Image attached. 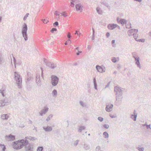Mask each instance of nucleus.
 <instances>
[{"instance_id":"nucleus-1","label":"nucleus","mask_w":151,"mask_h":151,"mask_svg":"<svg viewBox=\"0 0 151 151\" xmlns=\"http://www.w3.org/2000/svg\"><path fill=\"white\" fill-rule=\"evenodd\" d=\"M27 139L34 141L37 139V138L30 136L26 137L24 139H19L13 142L12 144L13 148L16 150L21 149L24 145H28L29 143Z\"/></svg>"},{"instance_id":"nucleus-2","label":"nucleus","mask_w":151,"mask_h":151,"mask_svg":"<svg viewBox=\"0 0 151 151\" xmlns=\"http://www.w3.org/2000/svg\"><path fill=\"white\" fill-rule=\"evenodd\" d=\"M14 73L15 80L18 86V88H22V77L17 72H14Z\"/></svg>"},{"instance_id":"nucleus-3","label":"nucleus","mask_w":151,"mask_h":151,"mask_svg":"<svg viewBox=\"0 0 151 151\" xmlns=\"http://www.w3.org/2000/svg\"><path fill=\"white\" fill-rule=\"evenodd\" d=\"M124 89L116 86L114 88V92L115 93L116 97H123L122 92Z\"/></svg>"},{"instance_id":"nucleus-4","label":"nucleus","mask_w":151,"mask_h":151,"mask_svg":"<svg viewBox=\"0 0 151 151\" xmlns=\"http://www.w3.org/2000/svg\"><path fill=\"white\" fill-rule=\"evenodd\" d=\"M27 26L26 24L24 23L22 27V34L25 41H27L28 40L27 35Z\"/></svg>"},{"instance_id":"nucleus-5","label":"nucleus","mask_w":151,"mask_h":151,"mask_svg":"<svg viewBox=\"0 0 151 151\" xmlns=\"http://www.w3.org/2000/svg\"><path fill=\"white\" fill-rule=\"evenodd\" d=\"M51 83L52 86H56L58 84L59 78L56 76L52 75L51 77Z\"/></svg>"},{"instance_id":"nucleus-6","label":"nucleus","mask_w":151,"mask_h":151,"mask_svg":"<svg viewBox=\"0 0 151 151\" xmlns=\"http://www.w3.org/2000/svg\"><path fill=\"white\" fill-rule=\"evenodd\" d=\"M133 57L134 58L135 64L137 65L138 68H140L141 67L139 61V57L136 54L135 52H133Z\"/></svg>"},{"instance_id":"nucleus-7","label":"nucleus","mask_w":151,"mask_h":151,"mask_svg":"<svg viewBox=\"0 0 151 151\" xmlns=\"http://www.w3.org/2000/svg\"><path fill=\"white\" fill-rule=\"evenodd\" d=\"M44 62L46 65L52 69H54L57 67L55 64L51 62H48L47 59L44 58Z\"/></svg>"},{"instance_id":"nucleus-8","label":"nucleus","mask_w":151,"mask_h":151,"mask_svg":"<svg viewBox=\"0 0 151 151\" xmlns=\"http://www.w3.org/2000/svg\"><path fill=\"white\" fill-rule=\"evenodd\" d=\"M24 147L25 151H33V145L32 144L29 143L24 146Z\"/></svg>"},{"instance_id":"nucleus-9","label":"nucleus","mask_w":151,"mask_h":151,"mask_svg":"<svg viewBox=\"0 0 151 151\" xmlns=\"http://www.w3.org/2000/svg\"><path fill=\"white\" fill-rule=\"evenodd\" d=\"M5 140L7 141H13L15 139V136L10 134L5 136Z\"/></svg>"},{"instance_id":"nucleus-10","label":"nucleus","mask_w":151,"mask_h":151,"mask_svg":"<svg viewBox=\"0 0 151 151\" xmlns=\"http://www.w3.org/2000/svg\"><path fill=\"white\" fill-rule=\"evenodd\" d=\"M9 100L7 98H5L0 100V106L3 107L7 105Z\"/></svg>"},{"instance_id":"nucleus-11","label":"nucleus","mask_w":151,"mask_h":151,"mask_svg":"<svg viewBox=\"0 0 151 151\" xmlns=\"http://www.w3.org/2000/svg\"><path fill=\"white\" fill-rule=\"evenodd\" d=\"M123 97H116L115 104L117 106H119L122 103Z\"/></svg>"},{"instance_id":"nucleus-12","label":"nucleus","mask_w":151,"mask_h":151,"mask_svg":"<svg viewBox=\"0 0 151 151\" xmlns=\"http://www.w3.org/2000/svg\"><path fill=\"white\" fill-rule=\"evenodd\" d=\"M113 107V105L111 103H107L106 104V107L105 108L106 110L108 112L111 111Z\"/></svg>"},{"instance_id":"nucleus-13","label":"nucleus","mask_w":151,"mask_h":151,"mask_svg":"<svg viewBox=\"0 0 151 151\" xmlns=\"http://www.w3.org/2000/svg\"><path fill=\"white\" fill-rule=\"evenodd\" d=\"M117 26L118 25L116 24H109L108 25L107 27L110 30H113L116 28Z\"/></svg>"},{"instance_id":"nucleus-14","label":"nucleus","mask_w":151,"mask_h":151,"mask_svg":"<svg viewBox=\"0 0 151 151\" xmlns=\"http://www.w3.org/2000/svg\"><path fill=\"white\" fill-rule=\"evenodd\" d=\"M96 70L98 72L102 73L105 71L104 70V68H103L98 65H97L96 66Z\"/></svg>"},{"instance_id":"nucleus-15","label":"nucleus","mask_w":151,"mask_h":151,"mask_svg":"<svg viewBox=\"0 0 151 151\" xmlns=\"http://www.w3.org/2000/svg\"><path fill=\"white\" fill-rule=\"evenodd\" d=\"M40 75H37L36 76V82L38 86H41V81L40 79Z\"/></svg>"},{"instance_id":"nucleus-16","label":"nucleus","mask_w":151,"mask_h":151,"mask_svg":"<svg viewBox=\"0 0 151 151\" xmlns=\"http://www.w3.org/2000/svg\"><path fill=\"white\" fill-rule=\"evenodd\" d=\"M117 20L119 23H121L123 25L124 24H127V21L124 19H120L119 18H117Z\"/></svg>"},{"instance_id":"nucleus-17","label":"nucleus","mask_w":151,"mask_h":151,"mask_svg":"<svg viewBox=\"0 0 151 151\" xmlns=\"http://www.w3.org/2000/svg\"><path fill=\"white\" fill-rule=\"evenodd\" d=\"M48 108H46L42 109L39 113L40 115L42 116L43 114H45L48 111Z\"/></svg>"},{"instance_id":"nucleus-18","label":"nucleus","mask_w":151,"mask_h":151,"mask_svg":"<svg viewBox=\"0 0 151 151\" xmlns=\"http://www.w3.org/2000/svg\"><path fill=\"white\" fill-rule=\"evenodd\" d=\"M75 7L77 11H81L83 6L81 4H78L76 5Z\"/></svg>"},{"instance_id":"nucleus-19","label":"nucleus","mask_w":151,"mask_h":151,"mask_svg":"<svg viewBox=\"0 0 151 151\" xmlns=\"http://www.w3.org/2000/svg\"><path fill=\"white\" fill-rule=\"evenodd\" d=\"M43 128L44 130L46 132H50L51 131L52 129L51 127L48 126L46 127H43Z\"/></svg>"},{"instance_id":"nucleus-20","label":"nucleus","mask_w":151,"mask_h":151,"mask_svg":"<svg viewBox=\"0 0 151 151\" xmlns=\"http://www.w3.org/2000/svg\"><path fill=\"white\" fill-rule=\"evenodd\" d=\"M138 32V29H133V36L134 38V36H136V37H138V35L137 33Z\"/></svg>"},{"instance_id":"nucleus-21","label":"nucleus","mask_w":151,"mask_h":151,"mask_svg":"<svg viewBox=\"0 0 151 151\" xmlns=\"http://www.w3.org/2000/svg\"><path fill=\"white\" fill-rule=\"evenodd\" d=\"M83 148L86 150H89L90 149V145L86 143L84 144L83 145Z\"/></svg>"},{"instance_id":"nucleus-22","label":"nucleus","mask_w":151,"mask_h":151,"mask_svg":"<svg viewBox=\"0 0 151 151\" xmlns=\"http://www.w3.org/2000/svg\"><path fill=\"white\" fill-rule=\"evenodd\" d=\"M137 115V113L136 111L134 110L133 112V120L134 121H136Z\"/></svg>"},{"instance_id":"nucleus-23","label":"nucleus","mask_w":151,"mask_h":151,"mask_svg":"<svg viewBox=\"0 0 151 151\" xmlns=\"http://www.w3.org/2000/svg\"><path fill=\"white\" fill-rule=\"evenodd\" d=\"M138 37H136V36H134V39L135 40L138 42H145V39H137Z\"/></svg>"},{"instance_id":"nucleus-24","label":"nucleus","mask_w":151,"mask_h":151,"mask_svg":"<svg viewBox=\"0 0 151 151\" xmlns=\"http://www.w3.org/2000/svg\"><path fill=\"white\" fill-rule=\"evenodd\" d=\"M9 116L7 114H3L1 116V118L4 120H7L9 118Z\"/></svg>"},{"instance_id":"nucleus-25","label":"nucleus","mask_w":151,"mask_h":151,"mask_svg":"<svg viewBox=\"0 0 151 151\" xmlns=\"http://www.w3.org/2000/svg\"><path fill=\"white\" fill-rule=\"evenodd\" d=\"M31 76L30 75V74H29V73H27V76L26 77V83H28L31 80Z\"/></svg>"},{"instance_id":"nucleus-26","label":"nucleus","mask_w":151,"mask_h":151,"mask_svg":"<svg viewBox=\"0 0 151 151\" xmlns=\"http://www.w3.org/2000/svg\"><path fill=\"white\" fill-rule=\"evenodd\" d=\"M52 96L54 98H56L57 97V92L56 89H54L53 90L52 92Z\"/></svg>"},{"instance_id":"nucleus-27","label":"nucleus","mask_w":151,"mask_h":151,"mask_svg":"<svg viewBox=\"0 0 151 151\" xmlns=\"http://www.w3.org/2000/svg\"><path fill=\"white\" fill-rule=\"evenodd\" d=\"M93 83L94 86V88L96 90H97V84L96 82V78L95 77L93 78Z\"/></svg>"},{"instance_id":"nucleus-28","label":"nucleus","mask_w":151,"mask_h":151,"mask_svg":"<svg viewBox=\"0 0 151 151\" xmlns=\"http://www.w3.org/2000/svg\"><path fill=\"white\" fill-rule=\"evenodd\" d=\"M101 4L106 6L109 9H110V6L108 4V3L107 2H106V1H103L101 2Z\"/></svg>"},{"instance_id":"nucleus-29","label":"nucleus","mask_w":151,"mask_h":151,"mask_svg":"<svg viewBox=\"0 0 151 151\" xmlns=\"http://www.w3.org/2000/svg\"><path fill=\"white\" fill-rule=\"evenodd\" d=\"M0 147L2 149V151H5L6 149V146L4 144H0Z\"/></svg>"},{"instance_id":"nucleus-30","label":"nucleus","mask_w":151,"mask_h":151,"mask_svg":"<svg viewBox=\"0 0 151 151\" xmlns=\"http://www.w3.org/2000/svg\"><path fill=\"white\" fill-rule=\"evenodd\" d=\"M103 135L104 136V137L105 138H107L109 137V134L106 132H103Z\"/></svg>"},{"instance_id":"nucleus-31","label":"nucleus","mask_w":151,"mask_h":151,"mask_svg":"<svg viewBox=\"0 0 151 151\" xmlns=\"http://www.w3.org/2000/svg\"><path fill=\"white\" fill-rule=\"evenodd\" d=\"M85 129V126H80L79 127L78 131L80 132H81L82 130Z\"/></svg>"},{"instance_id":"nucleus-32","label":"nucleus","mask_w":151,"mask_h":151,"mask_svg":"<svg viewBox=\"0 0 151 151\" xmlns=\"http://www.w3.org/2000/svg\"><path fill=\"white\" fill-rule=\"evenodd\" d=\"M96 10L97 12L99 14H101L102 11L99 7H97L96 8Z\"/></svg>"},{"instance_id":"nucleus-33","label":"nucleus","mask_w":151,"mask_h":151,"mask_svg":"<svg viewBox=\"0 0 151 151\" xmlns=\"http://www.w3.org/2000/svg\"><path fill=\"white\" fill-rule=\"evenodd\" d=\"M92 29L93 31V34H92V37L91 38V39L92 40H94L95 39V31L93 27L92 28Z\"/></svg>"},{"instance_id":"nucleus-34","label":"nucleus","mask_w":151,"mask_h":151,"mask_svg":"<svg viewBox=\"0 0 151 151\" xmlns=\"http://www.w3.org/2000/svg\"><path fill=\"white\" fill-rule=\"evenodd\" d=\"M4 62V60L3 58L0 55V65H1Z\"/></svg>"},{"instance_id":"nucleus-35","label":"nucleus","mask_w":151,"mask_h":151,"mask_svg":"<svg viewBox=\"0 0 151 151\" xmlns=\"http://www.w3.org/2000/svg\"><path fill=\"white\" fill-rule=\"evenodd\" d=\"M43 148L42 146L38 147L37 150V151H43Z\"/></svg>"},{"instance_id":"nucleus-36","label":"nucleus","mask_w":151,"mask_h":151,"mask_svg":"<svg viewBox=\"0 0 151 151\" xmlns=\"http://www.w3.org/2000/svg\"><path fill=\"white\" fill-rule=\"evenodd\" d=\"M52 116L53 115L52 114L50 115L46 119V120L47 122L49 121L50 119L52 117Z\"/></svg>"},{"instance_id":"nucleus-37","label":"nucleus","mask_w":151,"mask_h":151,"mask_svg":"<svg viewBox=\"0 0 151 151\" xmlns=\"http://www.w3.org/2000/svg\"><path fill=\"white\" fill-rule=\"evenodd\" d=\"M132 29L129 30L128 31V35L129 36L132 35Z\"/></svg>"},{"instance_id":"nucleus-38","label":"nucleus","mask_w":151,"mask_h":151,"mask_svg":"<svg viewBox=\"0 0 151 151\" xmlns=\"http://www.w3.org/2000/svg\"><path fill=\"white\" fill-rule=\"evenodd\" d=\"M63 17H65L67 16V14L66 12H63L62 13H60Z\"/></svg>"},{"instance_id":"nucleus-39","label":"nucleus","mask_w":151,"mask_h":151,"mask_svg":"<svg viewBox=\"0 0 151 151\" xmlns=\"http://www.w3.org/2000/svg\"><path fill=\"white\" fill-rule=\"evenodd\" d=\"M137 148L139 151H144V148L143 147H138Z\"/></svg>"},{"instance_id":"nucleus-40","label":"nucleus","mask_w":151,"mask_h":151,"mask_svg":"<svg viewBox=\"0 0 151 151\" xmlns=\"http://www.w3.org/2000/svg\"><path fill=\"white\" fill-rule=\"evenodd\" d=\"M126 28L127 29H129L131 27V24H126Z\"/></svg>"},{"instance_id":"nucleus-41","label":"nucleus","mask_w":151,"mask_h":151,"mask_svg":"<svg viewBox=\"0 0 151 151\" xmlns=\"http://www.w3.org/2000/svg\"><path fill=\"white\" fill-rule=\"evenodd\" d=\"M42 20L44 24H47L48 22V20L47 19H42Z\"/></svg>"},{"instance_id":"nucleus-42","label":"nucleus","mask_w":151,"mask_h":151,"mask_svg":"<svg viewBox=\"0 0 151 151\" xmlns=\"http://www.w3.org/2000/svg\"><path fill=\"white\" fill-rule=\"evenodd\" d=\"M111 61L114 63H115L116 62L117 60L116 58L114 57L112 58L111 59Z\"/></svg>"},{"instance_id":"nucleus-43","label":"nucleus","mask_w":151,"mask_h":151,"mask_svg":"<svg viewBox=\"0 0 151 151\" xmlns=\"http://www.w3.org/2000/svg\"><path fill=\"white\" fill-rule=\"evenodd\" d=\"M57 30V29L56 28H53L51 29L50 30V32L52 33H53L55 31H56Z\"/></svg>"},{"instance_id":"nucleus-44","label":"nucleus","mask_w":151,"mask_h":151,"mask_svg":"<svg viewBox=\"0 0 151 151\" xmlns=\"http://www.w3.org/2000/svg\"><path fill=\"white\" fill-rule=\"evenodd\" d=\"M29 13H27L24 17L23 18V20H25L26 19H27V17H28V15H29Z\"/></svg>"},{"instance_id":"nucleus-45","label":"nucleus","mask_w":151,"mask_h":151,"mask_svg":"<svg viewBox=\"0 0 151 151\" xmlns=\"http://www.w3.org/2000/svg\"><path fill=\"white\" fill-rule=\"evenodd\" d=\"M98 119L101 122H102L104 120L103 118L101 117H99L98 118Z\"/></svg>"},{"instance_id":"nucleus-46","label":"nucleus","mask_w":151,"mask_h":151,"mask_svg":"<svg viewBox=\"0 0 151 151\" xmlns=\"http://www.w3.org/2000/svg\"><path fill=\"white\" fill-rule=\"evenodd\" d=\"M103 127L106 129H108L109 127V126L108 124H104L103 125Z\"/></svg>"},{"instance_id":"nucleus-47","label":"nucleus","mask_w":151,"mask_h":151,"mask_svg":"<svg viewBox=\"0 0 151 151\" xmlns=\"http://www.w3.org/2000/svg\"><path fill=\"white\" fill-rule=\"evenodd\" d=\"M100 148V147L99 146H97L96 147L95 150L96 151H99Z\"/></svg>"},{"instance_id":"nucleus-48","label":"nucleus","mask_w":151,"mask_h":151,"mask_svg":"<svg viewBox=\"0 0 151 151\" xmlns=\"http://www.w3.org/2000/svg\"><path fill=\"white\" fill-rule=\"evenodd\" d=\"M53 26L56 27L58 25V22H56L53 24Z\"/></svg>"},{"instance_id":"nucleus-49","label":"nucleus","mask_w":151,"mask_h":151,"mask_svg":"<svg viewBox=\"0 0 151 151\" xmlns=\"http://www.w3.org/2000/svg\"><path fill=\"white\" fill-rule=\"evenodd\" d=\"M5 90V89L4 88H2L0 90V93H4V91Z\"/></svg>"},{"instance_id":"nucleus-50","label":"nucleus","mask_w":151,"mask_h":151,"mask_svg":"<svg viewBox=\"0 0 151 151\" xmlns=\"http://www.w3.org/2000/svg\"><path fill=\"white\" fill-rule=\"evenodd\" d=\"M81 33L77 31H76L75 33V35H77L78 36H80Z\"/></svg>"},{"instance_id":"nucleus-51","label":"nucleus","mask_w":151,"mask_h":151,"mask_svg":"<svg viewBox=\"0 0 151 151\" xmlns=\"http://www.w3.org/2000/svg\"><path fill=\"white\" fill-rule=\"evenodd\" d=\"M80 105L82 106H84V104L83 103V102L82 101H80Z\"/></svg>"},{"instance_id":"nucleus-52","label":"nucleus","mask_w":151,"mask_h":151,"mask_svg":"<svg viewBox=\"0 0 151 151\" xmlns=\"http://www.w3.org/2000/svg\"><path fill=\"white\" fill-rule=\"evenodd\" d=\"M74 3L75 2H73V1H71V2L70 3V6L72 7L74 6L75 5Z\"/></svg>"},{"instance_id":"nucleus-53","label":"nucleus","mask_w":151,"mask_h":151,"mask_svg":"<svg viewBox=\"0 0 151 151\" xmlns=\"http://www.w3.org/2000/svg\"><path fill=\"white\" fill-rule=\"evenodd\" d=\"M67 36L69 39H70L71 37V36L70 33H68L67 35Z\"/></svg>"},{"instance_id":"nucleus-54","label":"nucleus","mask_w":151,"mask_h":151,"mask_svg":"<svg viewBox=\"0 0 151 151\" xmlns=\"http://www.w3.org/2000/svg\"><path fill=\"white\" fill-rule=\"evenodd\" d=\"M79 140H77L74 143V144L76 146L78 144V142Z\"/></svg>"},{"instance_id":"nucleus-55","label":"nucleus","mask_w":151,"mask_h":151,"mask_svg":"<svg viewBox=\"0 0 151 151\" xmlns=\"http://www.w3.org/2000/svg\"><path fill=\"white\" fill-rule=\"evenodd\" d=\"M146 127H147V129H149V128H150V129H151V128H150V124H149V125L146 124Z\"/></svg>"},{"instance_id":"nucleus-56","label":"nucleus","mask_w":151,"mask_h":151,"mask_svg":"<svg viewBox=\"0 0 151 151\" xmlns=\"http://www.w3.org/2000/svg\"><path fill=\"white\" fill-rule=\"evenodd\" d=\"M55 14L56 16H59L60 15V14L57 11L55 12Z\"/></svg>"},{"instance_id":"nucleus-57","label":"nucleus","mask_w":151,"mask_h":151,"mask_svg":"<svg viewBox=\"0 0 151 151\" xmlns=\"http://www.w3.org/2000/svg\"><path fill=\"white\" fill-rule=\"evenodd\" d=\"M106 37L107 38H108L109 37L110 35L109 33V32H107L106 33Z\"/></svg>"},{"instance_id":"nucleus-58","label":"nucleus","mask_w":151,"mask_h":151,"mask_svg":"<svg viewBox=\"0 0 151 151\" xmlns=\"http://www.w3.org/2000/svg\"><path fill=\"white\" fill-rule=\"evenodd\" d=\"M109 116L111 118H115L116 117V116L115 115H110Z\"/></svg>"},{"instance_id":"nucleus-59","label":"nucleus","mask_w":151,"mask_h":151,"mask_svg":"<svg viewBox=\"0 0 151 151\" xmlns=\"http://www.w3.org/2000/svg\"><path fill=\"white\" fill-rule=\"evenodd\" d=\"M110 83V82H109V83L107 84V85L105 87V88H106L109 87V85Z\"/></svg>"},{"instance_id":"nucleus-60","label":"nucleus","mask_w":151,"mask_h":151,"mask_svg":"<svg viewBox=\"0 0 151 151\" xmlns=\"http://www.w3.org/2000/svg\"><path fill=\"white\" fill-rule=\"evenodd\" d=\"M81 52V51L78 50V52L76 53V55H78Z\"/></svg>"},{"instance_id":"nucleus-61","label":"nucleus","mask_w":151,"mask_h":151,"mask_svg":"<svg viewBox=\"0 0 151 151\" xmlns=\"http://www.w3.org/2000/svg\"><path fill=\"white\" fill-rule=\"evenodd\" d=\"M16 61V60L15 59V58L14 57V64H15V67H16V64H15V63Z\"/></svg>"},{"instance_id":"nucleus-62","label":"nucleus","mask_w":151,"mask_h":151,"mask_svg":"<svg viewBox=\"0 0 151 151\" xmlns=\"http://www.w3.org/2000/svg\"><path fill=\"white\" fill-rule=\"evenodd\" d=\"M115 42V40H113L111 41V43L112 45H113Z\"/></svg>"},{"instance_id":"nucleus-63","label":"nucleus","mask_w":151,"mask_h":151,"mask_svg":"<svg viewBox=\"0 0 151 151\" xmlns=\"http://www.w3.org/2000/svg\"><path fill=\"white\" fill-rule=\"evenodd\" d=\"M121 67V66L120 65H118V66H117V68L118 69H119Z\"/></svg>"},{"instance_id":"nucleus-64","label":"nucleus","mask_w":151,"mask_h":151,"mask_svg":"<svg viewBox=\"0 0 151 151\" xmlns=\"http://www.w3.org/2000/svg\"><path fill=\"white\" fill-rule=\"evenodd\" d=\"M87 48L88 49H89V50H90L91 48V46H90V45H88V47H87Z\"/></svg>"}]
</instances>
